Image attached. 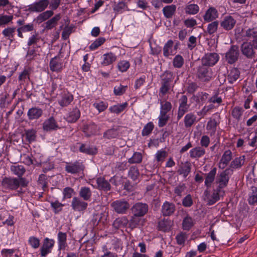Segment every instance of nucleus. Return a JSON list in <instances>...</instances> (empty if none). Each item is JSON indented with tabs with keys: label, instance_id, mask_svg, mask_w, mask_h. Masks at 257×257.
Listing matches in <instances>:
<instances>
[{
	"label": "nucleus",
	"instance_id": "nucleus-1",
	"mask_svg": "<svg viewBox=\"0 0 257 257\" xmlns=\"http://www.w3.org/2000/svg\"><path fill=\"white\" fill-rule=\"evenodd\" d=\"M161 81L159 90V96L163 98L171 88V83L174 79L173 73L166 71L161 75Z\"/></svg>",
	"mask_w": 257,
	"mask_h": 257
},
{
	"label": "nucleus",
	"instance_id": "nucleus-2",
	"mask_svg": "<svg viewBox=\"0 0 257 257\" xmlns=\"http://www.w3.org/2000/svg\"><path fill=\"white\" fill-rule=\"evenodd\" d=\"M28 182L25 178H5L2 181L3 186L11 190H16L19 187H25Z\"/></svg>",
	"mask_w": 257,
	"mask_h": 257
},
{
	"label": "nucleus",
	"instance_id": "nucleus-3",
	"mask_svg": "<svg viewBox=\"0 0 257 257\" xmlns=\"http://www.w3.org/2000/svg\"><path fill=\"white\" fill-rule=\"evenodd\" d=\"M232 173V169L227 168L217 175L215 183L218 184L217 187L218 188V190H221L227 186L229 178Z\"/></svg>",
	"mask_w": 257,
	"mask_h": 257
},
{
	"label": "nucleus",
	"instance_id": "nucleus-4",
	"mask_svg": "<svg viewBox=\"0 0 257 257\" xmlns=\"http://www.w3.org/2000/svg\"><path fill=\"white\" fill-rule=\"evenodd\" d=\"M110 206L113 210L118 214H125L130 208L129 202L124 199L117 200L112 202Z\"/></svg>",
	"mask_w": 257,
	"mask_h": 257
},
{
	"label": "nucleus",
	"instance_id": "nucleus-5",
	"mask_svg": "<svg viewBox=\"0 0 257 257\" xmlns=\"http://www.w3.org/2000/svg\"><path fill=\"white\" fill-rule=\"evenodd\" d=\"M196 76L202 82H208L212 78V72L211 69L207 66L202 65L197 68Z\"/></svg>",
	"mask_w": 257,
	"mask_h": 257
},
{
	"label": "nucleus",
	"instance_id": "nucleus-6",
	"mask_svg": "<svg viewBox=\"0 0 257 257\" xmlns=\"http://www.w3.org/2000/svg\"><path fill=\"white\" fill-rule=\"evenodd\" d=\"M49 0H39L28 6L30 12L41 13L49 6Z\"/></svg>",
	"mask_w": 257,
	"mask_h": 257
},
{
	"label": "nucleus",
	"instance_id": "nucleus-7",
	"mask_svg": "<svg viewBox=\"0 0 257 257\" xmlns=\"http://www.w3.org/2000/svg\"><path fill=\"white\" fill-rule=\"evenodd\" d=\"M132 211L135 216H144L148 211V205L142 202L136 203L132 207Z\"/></svg>",
	"mask_w": 257,
	"mask_h": 257
},
{
	"label": "nucleus",
	"instance_id": "nucleus-8",
	"mask_svg": "<svg viewBox=\"0 0 257 257\" xmlns=\"http://www.w3.org/2000/svg\"><path fill=\"white\" fill-rule=\"evenodd\" d=\"M219 56L216 53L206 54L202 58V64L206 66H212L219 60Z\"/></svg>",
	"mask_w": 257,
	"mask_h": 257
},
{
	"label": "nucleus",
	"instance_id": "nucleus-9",
	"mask_svg": "<svg viewBox=\"0 0 257 257\" xmlns=\"http://www.w3.org/2000/svg\"><path fill=\"white\" fill-rule=\"evenodd\" d=\"M84 167L82 164L78 161H76L74 163L69 162L66 163L65 167V171L72 174H75L79 173L83 171Z\"/></svg>",
	"mask_w": 257,
	"mask_h": 257
},
{
	"label": "nucleus",
	"instance_id": "nucleus-10",
	"mask_svg": "<svg viewBox=\"0 0 257 257\" xmlns=\"http://www.w3.org/2000/svg\"><path fill=\"white\" fill-rule=\"evenodd\" d=\"M71 206L74 211L81 212L87 208L88 203L78 197H74L72 200Z\"/></svg>",
	"mask_w": 257,
	"mask_h": 257
},
{
	"label": "nucleus",
	"instance_id": "nucleus-11",
	"mask_svg": "<svg viewBox=\"0 0 257 257\" xmlns=\"http://www.w3.org/2000/svg\"><path fill=\"white\" fill-rule=\"evenodd\" d=\"M55 243V241L53 239L45 238L44 240L43 245L41 248V255L42 256L45 257L48 253H51L52 248Z\"/></svg>",
	"mask_w": 257,
	"mask_h": 257
},
{
	"label": "nucleus",
	"instance_id": "nucleus-12",
	"mask_svg": "<svg viewBox=\"0 0 257 257\" xmlns=\"http://www.w3.org/2000/svg\"><path fill=\"white\" fill-rule=\"evenodd\" d=\"M239 54L238 46L236 45L232 46L226 53V59L228 63L229 64L234 63L238 59Z\"/></svg>",
	"mask_w": 257,
	"mask_h": 257
},
{
	"label": "nucleus",
	"instance_id": "nucleus-13",
	"mask_svg": "<svg viewBox=\"0 0 257 257\" xmlns=\"http://www.w3.org/2000/svg\"><path fill=\"white\" fill-rule=\"evenodd\" d=\"M240 50L242 54L247 58H252L254 56V47L250 42H243L240 46Z\"/></svg>",
	"mask_w": 257,
	"mask_h": 257
},
{
	"label": "nucleus",
	"instance_id": "nucleus-14",
	"mask_svg": "<svg viewBox=\"0 0 257 257\" xmlns=\"http://www.w3.org/2000/svg\"><path fill=\"white\" fill-rule=\"evenodd\" d=\"M176 208L174 203L166 201L161 207V213L164 216H171L175 213Z\"/></svg>",
	"mask_w": 257,
	"mask_h": 257
},
{
	"label": "nucleus",
	"instance_id": "nucleus-15",
	"mask_svg": "<svg viewBox=\"0 0 257 257\" xmlns=\"http://www.w3.org/2000/svg\"><path fill=\"white\" fill-rule=\"evenodd\" d=\"M43 128L47 132L56 131L60 128L56 120L52 116L45 120L43 124Z\"/></svg>",
	"mask_w": 257,
	"mask_h": 257
},
{
	"label": "nucleus",
	"instance_id": "nucleus-16",
	"mask_svg": "<svg viewBox=\"0 0 257 257\" xmlns=\"http://www.w3.org/2000/svg\"><path fill=\"white\" fill-rule=\"evenodd\" d=\"M236 20L231 16L224 17L220 22V26L226 31L232 30L235 25Z\"/></svg>",
	"mask_w": 257,
	"mask_h": 257
},
{
	"label": "nucleus",
	"instance_id": "nucleus-17",
	"mask_svg": "<svg viewBox=\"0 0 257 257\" xmlns=\"http://www.w3.org/2000/svg\"><path fill=\"white\" fill-rule=\"evenodd\" d=\"M97 131V126L93 122H90L88 123L84 124L82 128L83 132L87 137H89L95 135Z\"/></svg>",
	"mask_w": 257,
	"mask_h": 257
},
{
	"label": "nucleus",
	"instance_id": "nucleus-18",
	"mask_svg": "<svg viewBox=\"0 0 257 257\" xmlns=\"http://www.w3.org/2000/svg\"><path fill=\"white\" fill-rule=\"evenodd\" d=\"M121 127L118 126L115 128H111L107 130L103 134V137L104 139L110 140L113 139H116L118 138L119 135V132Z\"/></svg>",
	"mask_w": 257,
	"mask_h": 257
},
{
	"label": "nucleus",
	"instance_id": "nucleus-19",
	"mask_svg": "<svg viewBox=\"0 0 257 257\" xmlns=\"http://www.w3.org/2000/svg\"><path fill=\"white\" fill-rule=\"evenodd\" d=\"M205 150L200 146H197L190 150L189 156L191 159L198 160L205 154Z\"/></svg>",
	"mask_w": 257,
	"mask_h": 257
},
{
	"label": "nucleus",
	"instance_id": "nucleus-20",
	"mask_svg": "<svg viewBox=\"0 0 257 257\" xmlns=\"http://www.w3.org/2000/svg\"><path fill=\"white\" fill-rule=\"evenodd\" d=\"M43 113V111L41 108L33 107L29 109L27 115L30 120L38 119L42 116Z\"/></svg>",
	"mask_w": 257,
	"mask_h": 257
},
{
	"label": "nucleus",
	"instance_id": "nucleus-21",
	"mask_svg": "<svg viewBox=\"0 0 257 257\" xmlns=\"http://www.w3.org/2000/svg\"><path fill=\"white\" fill-rule=\"evenodd\" d=\"M217 169L215 167L212 168L209 173L205 174V185L207 188H210L214 181L216 174Z\"/></svg>",
	"mask_w": 257,
	"mask_h": 257
},
{
	"label": "nucleus",
	"instance_id": "nucleus-22",
	"mask_svg": "<svg viewBox=\"0 0 257 257\" xmlns=\"http://www.w3.org/2000/svg\"><path fill=\"white\" fill-rule=\"evenodd\" d=\"M218 13L216 9L213 7L209 8L203 16L204 20L210 22L218 18Z\"/></svg>",
	"mask_w": 257,
	"mask_h": 257
},
{
	"label": "nucleus",
	"instance_id": "nucleus-23",
	"mask_svg": "<svg viewBox=\"0 0 257 257\" xmlns=\"http://www.w3.org/2000/svg\"><path fill=\"white\" fill-rule=\"evenodd\" d=\"M80 116V112L77 107L71 110L66 116V120L71 123L76 122Z\"/></svg>",
	"mask_w": 257,
	"mask_h": 257
},
{
	"label": "nucleus",
	"instance_id": "nucleus-24",
	"mask_svg": "<svg viewBox=\"0 0 257 257\" xmlns=\"http://www.w3.org/2000/svg\"><path fill=\"white\" fill-rule=\"evenodd\" d=\"M58 249L65 250L67 246L66 233L60 231L58 233Z\"/></svg>",
	"mask_w": 257,
	"mask_h": 257
},
{
	"label": "nucleus",
	"instance_id": "nucleus-25",
	"mask_svg": "<svg viewBox=\"0 0 257 257\" xmlns=\"http://www.w3.org/2000/svg\"><path fill=\"white\" fill-rule=\"evenodd\" d=\"M191 165L188 162L182 163L179 169L177 171L180 175H182L184 178H186L191 172Z\"/></svg>",
	"mask_w": 257,
	"mask_h": 257
},
{
	"label": "nucleus",
	"instance_id": "nucleus-26",
	"mask_svg": "<svg viewBox=\"0 0 257 257\" xmlns=\"http://www.w3.org/2000/svg\"><path fill=\"white\" fill-rule=\"evenodd\" d=\"M232 158V153L230 150L226 151L223 154L219 163V168L224 169Z\"/></svg>",
	"mask_w": 257,
	"mask_h": 257
},
{
	"label": "nucleus",
	"instance_id": "nucleus-27",
	"mask_svg": "<svg viewBox=\"0 0 257 257\" xmlns=\"http://www.w3.org/2000/svg\"><path fill=\"white\" fill-rule=\"evenodd\" d=\"M97 188L100 190L107 191L110 190L111 185L103 177H99L96 179Z\"/></svg>",
	"mask_w": 257,
	"mask_h": 257
},
{
	"label": "nucleus",
	"instance_id": "nucleus-28",
	"mask_svg": "<svg viewBox=\"0 0 257 257\" xmlns=\"http://www.w3.org/2000/svg\"><path fill=\"white\" fill-rule=\"evenodd\" d=\"M16 31V27H7L2 31V34L6 38L9 40L10 43H11L15 40Z\"/></svg>",
	"mask_w": 257,
	"mask_h": 257
},
{
	"label": "nucleus",
	"instance_id": "nucleus-29",
	"mask_svg": "<svg viewBox=\"0 0 257 257\" xmlns=\"http://www.w3.org/2000/svg\"><path fill=\"white\" fill-rule=\"evenodd\" d=\"M101 64L103 66H108L116 61V57L113 53L110 52L104 54L102 56Z\"/></svg>",
	"mask_w": 257,
	"mask_h": 257
},
{
	"label": "nucleus",
	"instance_id": "nucleus-30",
	"mask_svg": "<svg viewBox=\"0 0 257 257\" xmlns=\"http://www.w3.org/2000/svg\"><path fill=\"white\" fill-rule=\"evenodd\" d=\"M173 41L170 40L165 44L163 48V55L166 57L174 54L175 50L173 49Z\"/></svg>",
	"mask_w": 257,
	"mask_h": 257
},
{
	"label": "nucleus",
	"instance_id": "nucleus-31",
	"mask_svg": "<svg viewBox=\"0 0 257 257\" xmlns=\"http://www.w3.org/2000/svg\"><path fill=\"white\" fill-rule=\"evenodd\" d=\"M240 77V71L236 68L231 69L228 74L227 80L230 84L234 83Z\"/></svg>",
	"mask_w": 257,
	"mask_h": 257
},
{
	"label": "nucleus",
	"instance_id": "nucleus-32",
	"mask_svg": "<svg viewBox=\"0 0 257 257\" xmlns=\"http://www.w3.org/2000/svg\"><path fill=\"white\" fill-rule=\"evenodd\" d=\"M218 124V123L215 119L210 118L206 125V130L208 131L210 136H212L215 135Z\"/></svg>",
	"mask_w": 257,
	"mask_h": 257
},
{
	"label": "nucleus",
	"instance_id": "nucleus-33",
	"mask_svg": "<svg viewBox=\"0 0 257 257\" xmlns=\"http://www.w3.org/2000/svg\"><path fill=\"white\" fill-rule=\"evenodd\" d=\"M73 100V96L70 93L63 94L61 98L58 100V103L62 107H66L70 104Z\"/></svg>",
	"mask_w": 257,
	"mask_h": 257
},
{
	"label": "nucleus",
	"instance_id": "nucleus-34",
	"mask_svg": "<svg viewBox=\"0 0 257 257\" xmlns=\"http://www.w3.org/2000/svg\"><path fill=\"white\" fill-rule=\"evenodd\" d=\"M196 116L192 112L185 115L184 118V126L186 128L191 127L196 121Z\"/></svg>",
	"mask_w": 257,
	"mask_h": 257
},
{
	"label": "nucleus",
	"instance_id": "nucleus-35",
	"mask_svg": "<svg viewBox=\"0 0 257 257\" xmlns=\"http://www.w3.org/2000/svg\"><path fill=\"white\" fill-rule=\"evenodd\" d=\"M79 196L85 201L90 200L92 196L91 190L89 187H82L79 192Z\"/></svg>",
	"mask_w": 257,
	"mask_h": 257
},
{
	"label": "nucleus",
	"instance_id": "nucleus-36",
	"mask_svg": "<svg viewBox=\"0 0 257 257\" xmlns=\"http://www.w3.org/2000/svg\"><path fill=\"white\" fill-rule=\"evenodd\" d=\"M167 156L168 153L165 150L162 149L158 151L155 155V159L156 164L158 165H161L164 162Z\"/></svg>",
	"mask_w": 257,
	"mask_h": 257
},
{
	"label": "nucleus",
	"instance_id": "nucleus-37",
	"mask_svg": "<svg viewBox=\"0 0 257 257\" xmlns=\"http://www.w3.org/2000/svg\"><path fill=\"white\" fill-rule=\"evenodd\" d=\"M128 103L124 102L122 104H117L111 106L109 108V110L110 112L119 114L122 112L127 106Z\"/></svg>",
	"mask_w": 257,
	"mask_h": 257
},
{
	"label": "nucleus",
	"instance_id": "nucleus-38",
	"mask_svg": "<svg viewBox=\"0 0 257 257\" xmlns=\"http://www.w3.org/2000/svg\"><path fill=\"white\" fill-rule=\"evenodd\" d=\"M61 16L60 14L56 15L53 18L47 21L45 23V28L47 30H51L57 26L58 22L61 19Z\"/></svg>",
	"mask_w": 257,
	"mask_h": 257
},
{
	"label": "nucleus",
	"instance_id": "nucleus-39",
	"mask_svg": "<svg viewBox=\"0 0 257 257\" xmlns=\"http://www.w3.org/2000/svg\"><path fill=\"white\" fill-rule=\"evenodd\" d=\"M62 64L58 57L52 58L50 62V68L52 71H59L62 69Z\"/></svg>",
	"mask_w": 257,
	"mask_h": 257
},
{
	"label": "nucleus",
	"instance_id": "nucleus-40",
	"mask_svg": "<svg viewBox=\"0 0 257 257\" xmlns=\"http://www.w3.org/2000/svg\"><path fill=\"white\" fill-rule=\"evenodd\" d=\"M128 223V220L125 216L116 218L113 223V227L116 229L124 227Z\"/></svg>",
	"mask_w": 257,
	"mask_h": 257
},
{
	"label": "nucleus",
	"instance_id": "nucleus-41",
	"mask_svg": "<svg viewBox=\"0 0 257 257\" xmlns=\"http://www.w3.org/2000/svg\"><path fill=\"white\" fill-rule=\"evenodd\" d=\"M11 170L13 174L18 176L19 178H22V176L25 173L26 170L22 165H13L11 167Z\"/></svg>",
	"mask_w": 257,
	"mask_h": 257
},
{
	"label": "nucleus",
	"instance_id": "nucleus-42",
	"mask_svg": "<svg viewBox=\"0 0 257 257\" xmlns=\"http://www.w3.org/2000/svg\"><path fill=\"white\" fill-rule=\"evenodd\" d=\"M79 151L83 153L88 155H94L97 153V149L94 147H90L85 144H81L79 147Z\"/></svg>",
	"mask_w": 257,
	"mask_h": 257
},
{
	"label": "nucleus",
	"instance_id": "nucleus-43",
	"mask_svg": "<svg viewBox=\"0 0 257 257\" xmlns=\"http://www.w3.org/2000/svg\"><path fill=\"white\" fill-rule=\"evenodd\" d=\"M244 156L236 158L231 162L230 167L233 169L240 168L244 164Z\"/></svg>",
	"mask_w": 257,
	"mask_h": 257
},
{
	"label": "nucleus",
	"instance_id": "nucleus-44",
	"mask_svg": "<svg viewBox=\"0 0 257 257\" xmlns=\"http://www.w3.org/2000/svg\"><path fill=\"white\" fill-rule=\"evenodd\" d=\"M176 9V7L174 5L165 7L163 9V12L165 17L167 18H171L174 14Z\"/></svg>",
	"mask_w": 257,
	"mask_h": 257
},
{
	"label": "nucleus",
	"instance_id": "nucleus-45",
	"mask_svg": "<svg viewBox=\"0 0 257 257\" xmlns=\"http://www.w3.org/2000/svg\"><path fill=\"white\" fill-rule=\"evenodd\" d=\"M54 14V13L51 10L46 11L44 12L41 13L36 18V20L38 23H42L51 17H52Z\"/></svg>",
	"mask_w": 257,
	"mask_h": 257
},
{
	"label": "nucleus",
	"instance_id": "nucleus-46",
	"mask_svg": "<svg viewBox=\"0 0 257 257\" xmlns=\"http://www.w3.org/2000/svg\"><path fill=\"white\" fill-rule=\"evenodd\" d=\"M221 190H218V188H217L216 190H214L210 197L207 198L208 205H213L219 199V192Z\"/></svg>",
	"mask_w": 257,
	"mask_h": 257
},
{
	"label": "nucleus",
	"instance_id": "nucleus-47",
	"mask_svg": "<svg viewBox=\"0 0 257 257\" xmlns=\"http://www.w3.org/2000/svg\"><path fill=\"white\" fill-rule=\"evenodd\" d=\"M179 109L188 111L190 107V104H188V98L187 96L182 95L179 100Z\"/></svg>",
	"mask_w": 257,
	"mask_h": 257
},
{
	"label": "nucleus",
	"instance_id": "nucleus-48",
	"mask_svg": "<svg viewBox=\"0 0 257 257\" xmlns=\"http://www.w3.org/2000/svg\"><path fill=\"white\" fill-rule=\"evenodd\" d=\"M13 15H0V26L4 27L6 25H9L10 23H12L13 20Z\"/></svg>",
	"mask_w": 257,
	"mask_h": 257
},
{
	"label": "nucleus",
	"instance_id": "nucleus-49",
	"mask_svg": "<svg viewBox=\"0 0 257 257\" xmlns=\"http://www.w3.org/2000/svg\"><path fill=\"white\" fill-rule=\"evenodd\" d=\"M160 104V112H162L163 113L167 114V113L171 110L172 107L171 102L167 101L166 99H165L164 100H161Z\"/></svg>",
	"mask_w": 257,
	"mask_h": 257
},
{
	"label": "nucleus",
	"instance_id": "nucleus-50",
	"mask_svg": "<svg viewBox=\"0 0 257 257\" xmlns=\"http://www.w3.org/2000/svg\"><path fill=\"white\" fill-rule=\"evenodd\" d=\"M185 13L189 15H195L199 11V7L196 4H190L187 5L185 9Z\"/></svg>",
	"mask_w": 257,
	"mask_h": 257
},
{
	"label": "nucleus",
	"instance_id": "nucleus-51",
	"mask_svg": "<svg viewBox=\"0 0 257 257\" xmlns=\"http://www.w3.org/2000/svg\"><path fill=\"white\" fill-rule=\"evenodd\" d=\"M8 214L9 215L8 218L5 221H3V224L12 226L14 224V217L13 215H9L8 211H5L0 214V219L3 220L5 216Z\"/></svg>",
	"mask_w": 257,
	"mask_h": 257
},
{
	"label": "nucleus",
	"instance_id": "nucleus-52",
	"mask_svg": "<svg viewBox=\"0 0 257 257\" xmlns=\"http://www.w3.org/2000/svg\"><path fill=\"white\" fill-rule=\"evenodd\" d=\"M194 225L193 219L189 216L185 217L182 222L183 229L189 230Z\"/></svg>",
	"mask_w": 257,
	"mask_h": 257
},
{
	"label": "nucleus",
	"instance_id": "nucleus-53",
	"mask_svg": "<svg viewBox=\"0 0 257 257\" xmlns=\"http://www.w3.org/2000/svg\"><path fill=\"white\" fill-rule=\"evenodd\" d=\"M171 226V221L168 219H163L160 221L158 223L159 229L164 231L169 229Z\"/></svg>",
	"mask_w": 257,
	"mask_h": 257
},
{
	"label": "nucleus",
	"instance_id": "nucleus-54",
	"mask_svg": "<svg viewBox=\"0 0 257 257\" xmlns=\"http://www.w3.org/2000/svg\"><path fill=\"white\" fill-rule=\"evenodd\" d=\"M158 118V126L161 127H163L166 124L167 121L169 120V116L167 114L165 113H163L162 112H160Z\"/></svg>",
	"mask_w": 257,
	"mask_h": 257
},
{
	"label": "nucleus",
	"instance_id": "nucleus-55",
	"mask_svg": "<svg viewBox=\"0 0 257 257\" xmlns=\"http://www.w3.org/2000/svg\"><path fill=\"white\" fill-rule=\"evenodd\" d=\"M142 161V156L139 152H135L133 156L128 159V162L130 164L140 163Z\"/></svg>",
	"mask_w": 257,
	"mask_h": 257
},
{
	"label": "nucleus",
	"instance_id": "nucleus-56",
	"mask_svg": "<svg viewBox=\"0 0 257 257\" xmlns=\"http://www.w3.org/2000/svg\"><path fill=\"white\" fill-rule=\"evenodd\" d=\"M184 63V60L182 56L180 55H176L173 61V66L175 68H180L182 67Z\"/></svg>",
	"mask_w": 257,
	"mask_h": 257
},
{
	"label": "nucleus",
	"instance_id": "nucleus-57",
	"mask_svg": "<svg viewBox=\"0 0 257 257\" xmlns=\"http://www.w3.org/2000/svg\"><path fill=\"white\" fill-rule=\"evenodd\" d=\"M130 67V62L126 60L120 61L117 64V68L118 70L122 72L126 71Z\"/></svg>",
	"mask_w": 257,
	"mask_h": 257
},
{
	"label": "nucleus",
	"instance_id": "nucleus-58",
	"mask_svg": "<svg viewBox=\"0 0 257 257\" xmlns=\"http://www.w3.org/2000/svg\"><path fill=\"white\" fill-rule=\"evenodd\" d=\"M243 109L242 107H235L233 108L231 112L232 116L239 120L240 119V117L243 113Z\"/></svg>",
	"mask_w": 257,
	"mask_h": 257
},
{
	"label": "nucleus",
	"instance_id": "nucleus-59",
	"mask_svg": "<svg viewBox=\"0 0 257 257\" xmlns=\"http://www.w3.org/2000/svg\"><path fill=\"white\" fill-rule=\"evenodd\" d=\"M248 203L250 205H253L255 203H257V188H252V193L249 195L248 199Z\"/></svg>",
	"mask_w": 257,
	"mask_h": 257
},
{
	"label": "nucleus",
	"instance_id": "nucleus-60",
	"mask_svg": "<svg viewBox=\"0 0 257 257\" xmlns=\"http://www.w3.org/2000/svg\"><path fill=\"white\" fill-rule=\"evenodd\" d=\"M27 140L29 142L34 141L36 138V132L34 130H29L25 132Z\"/></svg>",
	"mask_w": 257,
	"mask_h": 257
},
{
	"label": "nucleus",
	"instance_id": "nucleus-61",
	"mask_svg": "<svg viewBox=\"0 0 257 257\" xmlns=\"http://www.w3.org/2000/svg\"><path fill=\"white\" fill-rule=\"evenodd\" d=\"M105 41L104 38L100 37L93 42L89 46L91 50H94L103 44Z\"/></svg>",
	"mask_w": 257,
	"mask_h": 257
},
{
	"label": "nucleus",
	"instance_id": "nucleus-62",
	"mask_svg": "<svg viewBox=\"0 0 257 257\" xmlns=\"http://www.w3.org/2000/svg\"><path fill=\"white\" fill-rule=\"evenodd\" d=\"M139 217H140V216H135L134 214L132 216L128 223L129 227L131 228V229L137 227L139 222H140V218Z\"/></svg>",
	"mask_w": 257,
	"mask_h": 257
},
{
	"label": "nucleus",
	"instance_id": "nucleus-63",
	"mask_svg": "<svg viewBox=\"0 0 257 257\" xmlns=\"http://www.w3.org/2000/svg\"><path fill=\"white\" fill-rule=\"evenodd\" d=\"M244 36L248 38H257V27L250 28L245 32Z\"/></svg>",
	"mask_w": 257,
	"mask_h": 257
},
{
	"label": "nucleus",
	"instance_id": "nucleus-64",
	"mask_svg": "<svg viewBox=\"0 0 257 257\" xmlns=\"http://www.w3.org/2000/svg\"><path fill=\"white\" fill-rule=\"evenodd\" d=\"M139 172L138 169L132 166L130 168L128 172V176L134 181L136 180L139 176Z\"/></svg>",
	"mask_w": 257,
	"mask_h": 257
}]
</instances>
